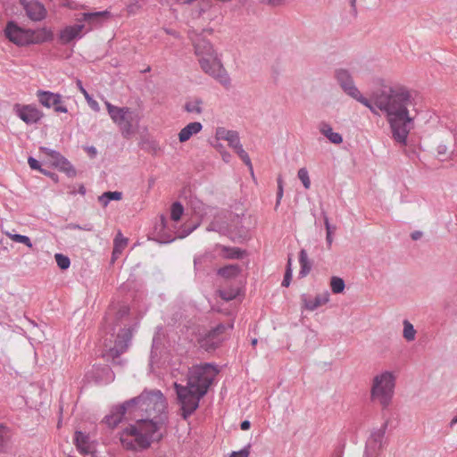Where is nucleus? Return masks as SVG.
Listing matches in <instances>:
<instances>
[{
	"mask_svg": "<svg viewBox=\"0 0 457 457\" xmlns=\"http://www.w3.org/2000/svg\"><path fill=\"white\" fill-rule=\"evenodd\" d=\"M298 179L302 181L305 189H309L311 187V180L309 177V173L306 168L299 169L297 172Z\"/></svg>",
	"mask_w": 457,
	"mask_h": 457,
	"instance_id": "nucleus-42",
	"label": "nucleus"
},
{
	"mask_svg": "<svg viewBox=\"0 0 457 457\" xmlns=\"http://www.w3.org/2000/svg\"><path fill=\"white\" fill-rule=\"evenodd\" d=\"M221 340V337L212 334V331L210 330L204 337L199 339V345L205 351L211 352L220 345Z\"/></svg>",
	"mask_w": 457,
	"mask_h": 457,
	"instance_id": "nucleus-20",
	"label": "nucleus"
},
{
	"mask_svg": "<svg viewBox=\"0 0 457 457\" xmlns=\"http://www.w3.org/2000/svg\"><path fill=\"white\" fill-rule=\"evenodd\" d=\"M203 259H204L203 256L195 257V259H194V265H195V269H196L198 264L202 263Z\"/></svg>",
	"mask_w": 457,
	"mask_h": 457,
	"instance_id": "nucleus-63",
	"label": "nucleus"
},
{
	"mask_svg": "<svg viewBox=\"0 0 457 457\" xmlns=\"http://www.w3.org/2000/svg\"><path fill=\"white\" fill-rule=\"evenodd\" d=\"M120 442H121L122 445L128 450H135L136 449L135 443L130 439L125 438L123 436H121V437H120Z\"/></svg>",
	"mask_w": 457,
	"mask_h": 457,
	"instance_id": "nucleus-50",
	"label": "nucleus"
},
{
	"mask_svg": "<svg viewBox=\"0 0 457 457\" xmlns=\"http://www.w3.org/2000/svg\"><path fill=\"white\" fill-rule=\"evenodd\" d=\"M20 4L31 21H40L46 18V9L40 2L37 0H20Z\"/></svg>",
	"mask_w": 457,
	"mask_h": 457,
	"instance_id": "nucleus-13",
	"label": "nucleus"
},
{
	"mask_svg": "<svg viewBox=\"0 0 457 457\" xmlns=\"http://www.w3.org/2000/svg\"><path fill=\"white\" fill-rule=\"evenodd\" d=\"M378 112V109L386 114L393 139L406 145L410 131L413 129V118L408 107L413 105L410 91L400 85L382 86L372 92L369 99Z\"/></svg>",
	"mask_w": 457,
	"mask_h": 457,
	"instance_id": "nucleus-1",
	"label": "nucleus"
},
{
	"mask_svg": "<svg viewBox=\"0 0 457 457\" xmlns=\"http://www.w3.org/2000/svg\"><path fill=\"white\" fill-rule=\"evenodd\" d=\"M334 77L345 94L369 108L372 113H377L371 102L364 97L355 86L353 78L347 69H337Z\"/></svg>",
	"mask_w": 457,
	"mask_h": 457,
	"instance_id": "nucleus-7",
	"label": "nucleus"
},
{
	"mask_svg": "<svg viewBox=\"0 0 457 457\" xmlns=\"http://www.w3.org/2000/svg\"><path fill=\"white\" fill-rule=\"evenodd\" d=\"M10 440L9 428L4 425H0V453L5 452Z\"/></svg>",
	"mask_w": 457,
	"mask_h": 457,
	"instance_id": "nucleus-33",
	"label": "nucleus"
},
{
	"mask_svg": "<svg viewBox=\"0 0 457 457\" xmlns=\"http://www.w3.org/2000/svg\"><path fill=\"white\" fill-rule=\"evenodd\" d=\"M6 236L8 237H10L12 240H13L14 242L23 244L29 248H32V246H33L30 238L27 236L20 235V234H12L10 232H6Z\"/></svg>",
	"mask_w": 457,
	"mask_h": 457,
	"instance_id": "nucleus-37",
	"label": "nucleus"
},
{
	"mask_svg": "<svg viewBox=\"0 0 457 457\" xmlns=\"http://www.w3.org/2000/svg\"><path fill=\"white\" fill-rule=\"evenodd\" d=\"M202 104V99L195 98L194 100L187 101L185 104L184 109L190 113L201 114L203 112Z\"/></svg>",
	"mask_w": 457,
	"mask_h": 457,
	"instance_id": "nucleus-29",
	"label": "nucleus"
},
{
	"mask_svg": "<svg viewBox=\"0 0 457 457\" xmlns=\"http://www.w3.org/2000/svg\"><path fill=\"white\" fill-rule=\"evenodd\" d=\"M13 110L16 115L27 124L37 123L43 117V112L30 104L21 105L16 104Z\"/></svg>",
	"mask_w": 457,
	"mask_h": 457,
	"instance_id": "nucleus-12",
	"label": "nucleus"
},
{
	"mask_svg": "<svg viewBox=\"0 0 457 457\" xmlns=\"http://www.w3.org/2000/svg\"><path fill=\"white\" fill-rule=\"evenodd\" d=\"M422 233L420 231H414L411 233V237L413 240H418L421 237Z\"/></svg>",
	"mask_w": 457,
	"mask_h": 457,
	"instance_id": "nucleus-62",
	"label": "nucleus"
},
{
	"mask_svg": "<svg viewBox=\"0 0 457 457\" xmlns=\"http://www.w3.org/2000/svg\"><path fill=\"white\" fill-rule=\"evenodd\" d=\"M203 126L198 121L188 123L179 133V140L180 143L187 141L193 135L199 133Z\"/></svg>",
	"mask_w": 457,
	"mask_h": 457,
	"instance_id": "nucleus-22",
	"label": "nucleus"
},
{
	"mask_svg": "<svg viewBox=\"0 0 457 457\" xmlns=\"http://www.w3.org/2000/svg\"><path fill=\"white\" fill-rule=\"evenodd\" d=\"M220 295L222 299L226 300V301H229V300H232L236 297V295L233 294V293H230V294H228L227 292L225 291H220Z\"/></svg>",
	"mask_w": 457,
	"mask_h": 457,
	"instance_id": "nucleus-56",
	"label": "nucleus"
},
{
	"mask_svg": "<svg viewBox=\"0 0 457 457\" xmlns=\"http://www.w3.org/2000/svg\"><path fill=\"white\" fill-rule=\"evenodd\" d=\"M174 240H175V237L170 234H163V235L160 236L161 243L167 244V243H170Z\"/></svg>",
	"mask_w": 457,
	"mask_h": 457,
	"instance_id": "nucleus-55",
	"label": "nucleus"
},
{
	"mask_svg": "<svg viewBox=\"0 0 457 457\" xmlns=\"http://www.w3.org/2000/svg\"><path fill=\"white\" fill-rule=\"evenodd\" d=\"M240 271L241 269L237 264H229L220 268L218 270V275L225 278H230L237 276Z\"/></svg>",
	"mask_w": 457,
	"mask_h": 457,
	"instance_id": "nucleus-26",
	"label": "nucleus"
},
{
	"mask_svg": "<svg viewBox=\"0 0 457 457\" xmlns=\"http://www.w3.org/2000/svg\"><path fill=\"white\" fill-rule=\"evenodd\" d=\"M138 406V408L145 411L149 417L161 416L167 408L166 398L161 390L145 389L138 396L133 397L125 401L122 404L115 406L111 411V413L104 418L105 423L110 428H115L122 420L128 409Z\"/></svg>",
	"mask_w": 457,
	"mask_h": 457,
	"instance_id": "nucleus-4",
	"label": "nucleus"
},
{
	"mask_svg": "<svg viewBox=\"0 0 457 457\" xmlns=\"http://www.w3.org/2000/svg\"><path fill=\"white\" fill-rule=\"evenodd\" d=\"M138 8V5L137 3L135 4H131L128 6V12L129 13H134L136 12V10Z\"/></svg>",
	"mask_w": 457,
	"mask_h": 457,
	"instance_id": "nucleus-60",
	"label": "nucleus"
},
{
	"mask_svg": "<svg viewBox=\"0 0 457 457\" xmlns=\"http://www.w3.org/2000/svg\"><path fill=\"white\" fill-rule=\"evenodd\" d=\"M59 159V163H57V167L55 168L65 173L69 178H75L77 176V170L71 162L67 158Z\"/></svg>",
	"mask_w": 457,
	"mask_h": 457,
	"instance_id": "nucleus-25",
	"label": "nucleus"
},
{
	"mask_svg": "<svg viewBox=\"0 0 457 457\" xmlns=\"http://www.w3.org/2000/svg\"><path fill=\"white\" fill-rule=\"evenodd\" d=\"M32 35L31 29H24L20 27L15 21H10L7 22L4 29V36L12 43L19 46H25L29 45V37Z\"/></svg>",
	"mask_w": 457,
	"mask_h": 457,
	"instance_id": "nucleus-10",
	"label": "nucleus"
},
{
	"mask_svg": "<svg viewBox=\"0 0 457 457\" xmlns=\"http://www.w3.org/2000/svg\"><path fill=\"white\" fill-rule=\"evenodd\" d=\"M37 96L43 106L51 108L54 99L58 98V94L50 91L38 90L37 92Z\"/></svg>",
	"mask_w": 457,
	"mask_h": 457,
	"instance_id": "nucleus-23",
	"label": "nucleus"
},
{
	"mask_svg": "<svg viewBox=\"0 0 457 457\" xmlns=\"http://www.w3.org/2000/svg\"><path fill=\"white\" fill-rule=\"evenodd\" d=\"M28 163L32 170H38L40 171V169H42L39 162L31 156L28 158Z\"/></svg>",
	"mask_w": 457,
	"mask_h": 457,
	"instance_id": "nucleus-51",
	"label": "nucleus"
},
{
	"mask_svg": "<svg viewBox=\"0 0 457 457\" xmlns=\"http://www.w3.org/2000/svg\"><path fill=\"white\" fill-rule=\"evenodd\" d=\"M199 225H200V223L198 222V223L194 224L192 227L184 226L179 237V238L186 237L187 236L191 234L195 229H196L199 227Z\"/></svg>",
	"mask_w": 457,
	"mask_h": 457,
	"instance_id": "nucleus-49",
	"label": "nucleus"
},
{
	"mask_svg": "<svg viewBox=\"0 0 457 457\" xmlns=\"http://www.w3.org/2000/svg\"><path fill=\"white\" fill-rule=\"evenodd\" d=\"M218 372L211 363L196 365L188 370L187 385L174 383L183 420H187L199 407L200 400L207 394Z\"/></svg>",
	"mask_w": 457,
	"mask_h": 457,
	"instance_id": "nucleus-2",
	"label": "nucleus"
},
{
	"mask_svg": "<svg viewBox=\"0 0 457 457\" xmlns=\"http://www.w3.org/2000/svg\"><path fill=\"white\" fill-rule=\"evenodd\" d=\"M403 337L407 342H412L415 340L416 337V329L414 328L413 325L408 320H404L403 322Z\"/></svg>",
	"mask_w": 457,
	"mask_h": 457,
	"instance_id": "nucleus-30",
	"label": "nucleus"
},
{
	"mask_svg": "<svg viewBox=\"0 0 457 457\" xmlns=\"http://www.w3.org/2000/svg\"><path fill=\"white\" fill-rule=\"evenodd\" d=\"M87 153L91 157H95L97 154V151L95 146H89L87 147Z\"/></svg>",
	"mask_w": 457,
	"mask_h": 457,
	"instance_id": "nucleus-61",
	"label": "nucleus"
},
{
	"mask_svg": "<svg viewBox=\"0 0 457 457\" xmlns=\"http://www.w3.org/2000/svg\"><path fill=\"white\" fill-rule=\"evenodd\" d=\"M221 154H222L223 161L226 162H228L230 160V154L228 152H224Z\"/></svg>",
	"mask_w": 457,
	"mask_h": 457,
	"instance_id": "nucleus-64",
	"label": "nucleus"
},
{
	"mask_svg": "<svg viewBox=\"0 0 457 457\" xmlns=\"http://www.w3.org/2000/svg\"><path fill=\"white\" fill-rule=\"evenodd\" d=\"M104 197L108 198L109 201H119L122 198V193L119 191H107L104 192Z\"/></svg>",
	"mask_w": 457,
	"mask_h": 457,
	"instance_id": "nucleus-48",
	"label": "nucleus"
},
{
	"mask_svg": "<svg viewBox=\"0 0 457 457\" xmlns=\"http://www.w3.org/2000/svg\"><path fill=\"white\" fill-rule=\"evenodd\" d=\"M211 330L212 331V334H215L219 337H221V335L226 330V326L224 324H219V325H217L215 328H213Z\"/></svg>",
	"mask_w": 457,
	"mask_h": 457,
	"instance_id": "nucleus-52",
	"label": "nucleus"
},
{
	"mask_svg": "<svg viewBox=\"0 0 457 457\" xmlns=\"http://www.w3.org/2000/svg\"><path fill=\"white\" fill-rule=\"evenodd\" d=\"M123 435L131 436L135 437V442L137 444V438L140 435V426L129 425L123 430Z\"/></svg>",
	"mask_w": 457,
	"mask_h": 457,
	"instance_id": "nucleus-43",
	"label": "nucleus"
},
{
	"mask_svg": "<svg viewBox=\"0 0 457 457\" xmlns=\"http://www.w3.org/2000/svg\"><path fill=\"white\" fill-rule=\"evenodd\" d=\"M52 107L54 108L55 112H68L66 106L63 104L62 100V96L58 94V98L54 99Z\"/></svg>",
	"mask_w": 457,
	"mask_h": 457,
	"instance_id": "nucleus-44",
	"label": "nucleus"
},
{
	"mask_svg": "<svg viewBox=\"0 0 457 457\" xmlns=\"http://www.w3.org/2000/svg\"><path fill=\"white\" fill-rule=\"evenodd\" d=\"M98 201L104 207H106L110 203L109 199L104 197V193L98 197Z\"/></svg>",
	"mask_w": 457,
	"mask_h": 457,
	"instance_id": "nucleus-58",
	"label": "nucleus"
},
{
	"mask_svg": "<svg viewBox=\"0 0 457 457\" xmlns=\"http://www.w3.org/2000/svg\"><path fill=\"white\" fill-rule=\"evenodd\" d=\"M86 28L85 24L67 26L60 31L59 40L62 45L69 44L75 38L81 37V32Z\"/></svg>",
	"mask_w": 457,
	"mask_h": 457,
	"instance_id": "nucleus-16",
	"label": "nucleus"
},
{
	"mask_svg": "<svg viewBox=\"0 0 457 457\" xmlns=\"http://www.w3.org/2000/svg\"><path fill=\"white\" fill-rule=\"evenodd\" d=\"M195 53L199 56L201 69L226 88L230 87V78L212 44L202 37L194 41Z\"/></svg>",
	"mask_w": 457,
	"mask_h": 457,
	"instance_id": "nucleus-5",
	"label": "nucleus"
},
{
	"mask_svg": "<svg viewBox=\"0 0 457 457\" xmlns=\"http://www.w3.org/2000/svg\"><path fill=\"white\" fill-rule=\"evenodd\" d=\"M107 112L112 120L119 127L121 136L129 139L136 132L139 121L137 113L129 107H119L105 102Z\"/></svg>",
	"mask_w": 457,
	"mask_h": 457,
	"instance_id": "nucleus-6",
	"label": "nucleus"
},
{
	"mask_svg": "<svg viewBox=\"0 0 457 457\" xmlns=\"http://www.w3.org/2000/svg\"><path fill=\"white\" fill-rule=\"evenodd\" d=\"M111 13L108 11L96 12H84L81 18L78 19L79 22H86L88 27L86 32L92 30L102 24V22L110 18Z\"/></svg>",
	"mask_w": 457,
	"mask_h": 457,
	"instance_id": "nucleus-14",
	"label": "nucleus"
},
{
	"mask_svg": "<svg viewBox=\"0 0 457 457\" xmlns=\"http://www.w3.org/2000/svg\"><path fill=\"white\" fill-rule=\"evenodd\" d=\"M387 426L388 420H386L378 429L371 433L366 443L364 457H373L382 449Z\"/></svg>",
	"mask_w": 457,
	"mask_h": 457,
	"instance_id": "nucleus-11",
	"label": "nucleus"
},
{
	"mask_svg": "<svg viewBox=\"0 0 457 457\" xmlns=\"http://www.w3.org/2000/svg\"><path fill=\"white\" fill-rule=\"evenodd\" d=\"M74 442H75L76 446L81 452H84V453H87L88 452L87 450V442H88L87 435L84 434L81 431H76L75 436H74Z\"/></svg>",
	"mask_w": 457,
	"mask_h": 457,
	"instance_id": "nucleus-32",
	"label": "nucleus"
},
{
	"mask_svg": "<svg viewBox=\"0 0 457 457\" xmlns=\"http://www.w3.org/2000/svg\"><path fill=\"white\" fill-rule=\"evenodd\" d=\"M330 287L334 294H340L345 290V284L343 278L339 277H332Z\"/></svg>",
	"mask_w": 457,
	"mask_h": 457,
	"instance_id": "nucleus-36",
	"label": "nucleus"
},
{
	"mask_svg": "<svg viewBox=\"0 0 457 457\" xmlns=\"http://www.w3.org/2000/svg\"><path fill=\"white\" fill-rule=\"evenodd\" d=\"M228 145L235 150L240 159L246 166L249 167L250 170L253 172L251 159L240 143L238 132H236V134L231 138H229Z\"/></svg>",
	"mask_w": 457,
	"mask_h": 457,
	"instance_id": "nucleus-17",
	"label": "nucleus"
},
{
	"mask_svg": "<svg viewBox=\"0 0 457 457\" xmlns=\"http://www.w3.org/2000/svg\"><path fill=\"white\" fill-rule=\"evenodd\" d=\"M112 255L121 253L122 250L128 245V238L124 237L120 231L117 233L113 241Z\"/></svg>",
	"mask_w": 457,
	"mask_h": 457,
	"instance_id": "nucleus-28",
	"label": "nucleus"
},
{
	"mask_svg": "<svg viewBox=\"0 0 457 457\" xmlns=\"http://www.w3.org/2000/svg\"><path fill=\"white\" fill-rule=\"evenodd\" d=\"M224 257L227 259H242L245 252L237 247L220 245Z\"/></svg>",
	"mask_w": 457,
	"mask_h": 457,
	"instance_id": "nucleus-27",
	"label": "nucleus"
},
{
	"mask_svg": "<svg viewBox=\"0 0 457 457\" xmlns=\"http://www.w3.org/2000/svg\"><path fill=\"white\" fill-rule=\"evenodd\" d=\"M251 444L245 445L243 449L237 452H232L228 457H249Z\"/></svg>",
	"mask_w": 457,
	"mask_h": 457,
	"instance_id": "nucleus-46",
	"label": "nucleus"
},
{
	"mask_svg": "<svg viewBox=\"0 0 457 457\" xmlns=\"http://www.w3.org/2000/svg\"><path fill=\"white\" fill-rule=\"evenodd\" d=\"M54 39V32L46 27L32 29V35L29 37V45H39L45 42H50Z\"/></svg>",
	"mask_w": 457,
	"mask_h": 457,
	"instance_id": "nucleus-19",
	"label": "nucleus"
},
{
	"mask_svg": "<svg viewBox=\"0 0 457 457\" xmlns=\"http://www.w3.org/2000/svg\"><path fill=\"white\" fill-rule=\"evenodd\" d=\"M184 213V207L179 202H174L170 207V218L174 221H179Z\"/></svg>",
	"mask_w": 457,
	"mask_h": 457,
	"instance_id": "nucleus-35",
	"label": "nucleus"
},
{
	"mask_svg": "<svg viewBox=\"0 0 457 457\" xmlns=\"http://www.w3.org/2000/svg\"><path fill=\"white\" fill-rule=\"evenodd\" d=\"M237 131L235 130H228L225 128L219 127L216 129L215 137L218 140L222 139L226 141H229V138H231Z\"/></svg>",
	"mask_w": 457,
	"mask_h": 457,
	"instance_id": "nucleus-38",
	"label": "nucleus"
},
{
	"mask_svg": "<svg viewBox=\"0 0 457 457\" xmlns=\"http://www.w3.org/2000/svg\"><path fill=\"white\" fill-rule=\"evenodd\" d=\"M301 298L305 309L314 311L329 301V293L325 292L324 294L318 295L313 299H311L307 295L303 294Z\"/></svg>",
	"mask_w": 457,
	"mask_h": 457,
	"instance_id": "nucleus-18",
	"label": "nucleus"
},
{
	"mask_svg": "<svg viewBox=\"0 0 457 457\" xmlns=\"http://www.w3.org/2000/svg\"><path fill=\"white\" fill-rule=\"evenodd\" d=\"M322 215L324 218V225H325L326 232H327L326 241H327L328 247L330 248L332 242H333V234L337 230V227L335 225H331L329 223L328 218L326 215L325 212H322Z\"/></svg>",
	"mask_w": 457,
	"mask_h": 457,
	"instance_id": "nucleus-31",
	"label": "nucleus"
},
{
	"mask_svg": "<svg viewBox=\"0 0 457 457\" xmlns=\"http://www.w3.org/2000/svg\"><path fill=\"white\" fill-rule=\"evenodd\" d=\"M319 130L325 137L335 145H339L343 142V137L339 133L334 132L332 127L326 121H321L319 124Z\"/></svg>",
	"mask_w": 457,
	"mask_h": 457,
	"instance_id": "nucleus-21",
	"label": "nucleus"
},
{
	"mask_svg": "<svg viewBox=\"0 0 457 457\" xmlns=\"http://www.w3.org/2000/svg\"><path fill=\"white\" fill-rule=\"evenodd\" d=\"M292 273H293V270H292V259H291V257H288L287 263V268H286V272H285V275H284L283 281L281 283L282 287H289V285L291 283V279H292Z\"/></svg>",
	"mask_w": 457,
	"mask_h": 457,
	"instance_id": "nucleus-40",
	"label": "nucleus"
},
{
	"mask_svg": "<svg viewBox=\"0 0 457 457\" xmlns=\"http://www.w3.org/2000/svg\"><path fill=\"white\" fill-rule=\"evenodd\" d=\"M88 104L90 107L95 111H99V104L96 100H93L92 98L88 99Z\"/></svg>",
	"mask_w": 457,
	"mask_h": 457,
	"instance_id": "nucleus-57",
	"label": "nucleus"
},
{
	"mask_svg": "<svg viewBox=\"0 0 457 457\" xmlns=\"http://www.w3.org/2000/svg\"><path fill=\"white\" fill-rule=\"evenodd\" d=\"M299 263L301 266L299 277L304 278L310 273L312 270V263L310 262L307 252L304 249H302L299 253Z\"/></svg>",
	"mask_w": 457,
	"mask_h": 457,
	"instance_id": "nucleus-24",
	"label": "nucleus"
},
{
	"mask_svg": "<svg viewBox=\"0 0 457 457\" xmlns=\"http://www.w3.org/2000/svg\"><path fill=\"white\" fill-rule=\"evenodd\" d=\"M395 377L389 371L378 375L373 379L371 396L378 400L383 408H386L393 397Z\"/></svg>",
	"mask_w": 457,
	"mask_h": 457,
	"instance_id": "nucleus-8",
	"label": "nucleus"
},
{
	"mask_svg": "<svg viewBox=\"0 0 457 457\" xmlns=\"http://www.w3.org/2000/svg\"><path fill=\"white\" fill-rule=\"evenodd\" d=\"M278 183V191H277V202L276 205L278 206L280 204L281 198L283 197L284 188H283V179L281 176H278L277 179Z\"/></svg>",
	"mask_w": 457,
	"mask_h": 457,
	"instance_id": "nucleus-47",
	"label": "nucleus"
},
{
	"mask_svg": "<svg viewBox=\"0 0 457 457\" xmlns=\"http://www.w3.org/2000/svg\"><path fill=\"white\" fill-rule=\"evenodd\" d=\"M247 220H250V217L246 218L244 215H236L235 219L231 220L232 232L240 239H246L249 237L250 222H247Z\"/></svg>",
	"mask_w": 457,
	"mask_h": 457,
	"instance_id": "nucleus-15",
	"label": "nucleus"
},
{
	"mask_svg": "<svg viewBox=\"0 0 457 457\" xmlns=\"http://www.w3.org/2000/svg\"><path fill=\"white\" fill-rule=\"evenodd\" d=\"M66 228L69 229H79V230H85V231H93L94 226L91 223H86L84 225H79L76 223H69L66 226Z\"/></svg>",
	"mask_w": 457,
	"mask_h": 457,
	"instance_id": "nucleus-45",
	"label": "nucleus"
},
{
	"mask_svg": "<svg viewBox=\"0 0 457 457\" xmlns=\"http://www.w3.org/2000/svg\"><path fill=\"white\" fill-rule=\"evenodd\" d=\"M207 231H215L220 234H224L228 230V227L225 223L218 220H212L206 228Z\"/></svg>",
	"mask_w": 457,
	"mask_h": 457,
	"instance_id": "nucleus-39",
	"label": "nucleus"
},
{
	"mask_svg": "<svg viewBox=\"0 0 457 457\" xmlns=\"http://www.w3.org/2000/svg\"><path fill=\"white\" fill-rule=\"evenodd\" d=\"M436 153L439 157L446 155V154L448 153L447 145L445 144H439L436 148Z\"/></svg>",
	"mask_w": 457,
	"mask_h": 457,
	"instance_id": "nucleus-53",
	"label": "nucleus"
},
{
	"mask_svg": "<svg viewBox=\"0 0 457 457\" xmlns=\"http://www.w3.org/2000/svg\"><path fill=\"white\" fill-rule=\"evenodd\" d=\"M54 259L61 270H67L71 265L70 258L62 253H55Z\"/></svg>",
	"mask_w": 457,
	"mask_h": 457,
	"instance_id": "nucleus-41",
	"label": "nucleus"
},
{
	"mask_svg": "<svg viewBox=\"0 0 457 457\" xmlns=\"http://www.w3.org/2000/svg\"><path fill=\"white\" fill-rule=\"evenodd\" d=\"M40 151L46 154L49 157V161L54 167H57V163H59V158H65L61 153L52 150L47 147H40Z\"/></svg>",
	"mask_w": 457,
	"mask_h": 457,
	"instance_id": "nucleus-34",
	"label": "nucleus"
},
{
	"mask_svg": "<svg viewBox=\"0 0 457 457\" xmlns=\"http://www.w3.org/2000/svg\"><path fill=\"white\" fill-rule=\"evenodd\" d=\"M251 427V422L249 420H244L240 424V428L242 430H247Z\"/></svg>",
	"mask_w": 457,
	"mask_h": 457,
	"instance_id": "nucleus-59",
	"label": "nucleus"
},
{
	"mask_svg": "<svg viewBox=\"0 0 457 457\" xmlns=\"http://www.w3.org/2000/svg\"><path fill=\"white\" fill-rule=\"evenodd\" d=\"M40 172L43 173L44 175L51 178L55 183L58 182V175L56 173H54V172H51V171H48L45 169H40Z\"/></svg>",
	"mask_w": 457,
	"mask_h": 457,
	"instance_id": "nucleus-54",
	"label": "nucleus"
},
{
	"mask_svg": "<svg viewBox=\"0 0 457 457\" xmlns=\"http://www.w3.org/2000/svg\"><path fill=\"white\" fill-rule=\"evenodd\" d=\"M129 314V308L127 305L120 306L117 311L110 309L101 328V340L106 348L103 356L114 365L124 364L125 361L120 355L127 351L132 338L131 328L126 323Z\"/></svg>",
	"mask_w": 457,
	"mask_h": 457,
	"instance_id": "nucleus-3",
	"label": "nucleus"
},
{
	"mask_svg": "<svg viewBox=\"0 0 457 457\" xmlns=\"http://www.w3.org/2000/svg\"><path fill=\"white\" fill-rule=\"evenodd\" d=\"M158 420H155L154 417L152 419L140 420L137 424L140 426V435L137 438V445L142 449H146L150 446L151 442L159 441L162 439V434L158 433L159 424L162 422L161 416L157 417Z\"/></svg>",
	"mask_w": 457,
	"mask_h": 457,
	"instance_id": "nucleus-9",
	"label": "nucleus"
}]
</instances>
